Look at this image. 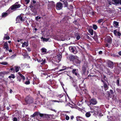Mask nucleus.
Returning a JSON list of instances; mask_svg holds the SVG:
<instances>
[{
	"label": "nucleus",
	"mask_w": 121,
	"mask_h": 121,
	"mask_svg": "<svg viewBox=\"0 0 121 121\" xmlns=\"http://www.w3.org/2000/svg\"><path fill=\"white\" fill-rule=\"evenodd\" d=\"M39 115L41 117L45 118H47V117L48 116V115L42 114L39 112H35L33 115L31 116V117H35L36 116L38 117Z\"/></svg>",
	"instance_id": "nucleus-1"
},
{
	"label": "nucleus",
	"mask_w": 121,
	"mask_h": 121,
	"mask_svg": "<svg viewBox=\"0 0 121 121\" xmlns=\"http://www.w3.org/2000/svg\"><path fill=\"white\" fill-rule=\"evenodd\" d=\"M30 7L31 8V12H30V14H31L33 15H35L37 13L36 11V9L34 7L33 4H32V5L30 6Z\"/></svg>",
	"instance_id": "nucleus-2"
},
{
	"label": "nucleus",
	"mask_w": 121,
	"mask_h": 121,
	"mask_svg": "<svg viewBox=\"0 0 121 121\" xmlns=\"http://www.w3.org/2000/svg\"><path fill=\"white\" fill-rule=\"evenodd\" d=\"M25 102L27 104H30L33 103V99L32 97L30 96H28L26 98Z\"/></svg>",
	"instance_id": "nucleus-3"
},
{
	"label": "nucleus",
	"mask_w": 121,
	"mask_h": 121,
	"mask_svg": "<svg viewBox=\"0 0 121 121\" xmlns=\"http://www.w3.org/2000/svg\"><path fill=\"white\" fill-rule=\"evenodd\" d=\"M21 5L18 4V2H17L15 4L12 6L10 8L12 10H16L17 8H20Z\"/></svg>",
	"instance_id": "nucleus-4"
},
{
	"label": "nucleus",
	"mask_w": 121,
	"mask_h": 121,
	"mask_svg": "<svg viewBox=\"0 0 121 121\" xmlns=\"http://www.w3.org/2000/svg\"><path fill=\"white\" fill-rule=\"evenodd\" d=\"M89 103L90 105H95L97 103V101L96 99L94 98H91L89 100Z\"/></svg>",
	"instance_id": "nucleus-5"
},
{
	"label": "nucleus",
	"mask_w": 121,
	"mask_h": 121,
	"mask_svg": "<svg viewBox=\"0 0 121 121\" xmlns=\"http://www.w3.org/2000/svg\"><path fill=\"white\" fill-rule=\"evenodd\" d=\"M108 67L111 69H112L114 67V64L112 61L108 60L107 62Z\"/></svg>",
	"instance_id": "nucleus-6"
},
{
	"label": "nucleus",
	"mask_w": 121,
	"mask_h": 121,
	"mask_svg": "<svg viewBox=\"0 0 121 121\" xmlns=\"http://www.w3.org/2000/svg\"><path fill=\"white\" fill-rule=\"evenodd\" d=\"M56 9L58 10L61 9L63 7L62 3L60 2L57 3L56 4Z\"/></svg>",
	"instance_id": "nucleus-7"
},
{
	"label": "nucleus",
	"mask_w": 121,
	"mask_h": 121,
	"mask_svg": "<svg viewBox=\"0 0 121 121\" xmlns=\"http://www.w3.org/2000/svg\"><path fill=\"white\" fill-rule=\"evenodd\" d=\"M69 49L70 51L74 53L75 54L76 53V52L75 51V47H73L72 46H70L69 47Z\"/></svg>",
	"instance_id": "nucleus-8"
},
{
	"label": "nucleus",
	"mask_w": 121,
	"mask_h": 121,
	"mask_svg": "<svg viewBox=\"0 0 121 121\" xmlns=\"http://www.w3.org/2000/svg\"><path fill=\"white\" fill-rule=\"evenodd\" d=\"M112 1H113L114 2V4H115L116 5H117V4H121V0H112Z\"/></svg>",
	"instance_id": "nucleus-9"
},
{
	"label": "nucleus",
	"mask_w": 121,
	"mask_h": 121,
	"mask_svg": "<svg viewBox=\"0 0 121 121\" xmlns=\"http://www.w3.org/2000/svg\"><path fill=\"white\" fill-rule=\"evenodd\" d=\"M37 60L39 62H42L41 63V64L42 65L44 64L46 61V60L45 59H44V60H43V59H42L41 58L38 59H37Z\"/></svg>",
	"instance_id": "nucleus-10"
},
{
	"label": "nucleus",
	"mask_w": 121,
	"mask_h": 121,
	"mask_svg": "<svg viewBox=\"0 0 121 121\" xmlns=\"http://www.w3.org/2000/svg\"><path fill=\"white\" fill-rule=\"evenodd\" d=\"M16 20L17 22H20V20L21 21H22L23 20L22 17L20 16H19L17 17L16 18Z\"/></svg>",
	"instance_id": "nucleus-11"
},
{
	"label": "nucleus",
	"mask_w": 121,
	"mask_h": 121,
	"mask_svg": "<svg viewBox=\"0 0 121 121\" xmlns=\"http://www.w3.org/2000/svg\"><path fill=\"white\" fill-rule=\"evenodd\" d=\"M114 34L117 36H120L121 35V33L118 31H117L116 30H114Z\"/></svg>",
	"instance_id": "nucleus-12"
},
{
	"label": "nucleus",
	"mask_w": 121,
	"mask_h": 121,
	"mask_svg": "<svg viewBox=\"0 0 121 121\" xmlns=\"http://www.w3.org/2000/svg\"><path fill=\"white\" fill-rule=\"evenodd\" d=\"M4 48L6 49V50H8L9 49V46L7 42L4 43Z\"/></svg>",
	"instance_id": "nucleus-13"
},
{
	"label": "nucleus",
	"mask_w": 121,
	"mask_h": 121,
	"mask_svg": "<svg viewBox=\"0 0 121 121\" xmlns=\"http://www.w3.org/2000/svg\"><path fill=\"white\" fill-rule=\"evenodd\" d=\"M77 56H72L69 57V59L71 60L74 61V60L77 58Z\"/></svg>",
	"instance_id": "nucleus-14"
},
{
	"label": "nucleus",
	"mask_w": 121,
	"mask_h": 121,
	"mask_svg": "<svg viewBox=\"0 0 121 121\" xmlns=\"http://www.w3.org/2000/svg\"><path fill=\"white\" fill-rule=\"evenodd\" d=\"M60 1L64 3L65 7L67 6L68 4V3L67 2V0H61Z\"/></svg>",
	"instance_id": "nucleus-15"
},
{
	"label": "nucleus",
	"mask_w": 121,
	"mask_h": 121,
	"mask_svg": "<svg viewBox=\"0 0 121 121\" xmlns=\"http://www.w3.org/2000/svg\"><path fill=\"white\" fill-rule=\"evenodd\" d=\"M112 39L110 37H108L107 39V41L109 43H111L112 42Z\"/></svg>",
	"instance_id": "nucleus-16"
},
{
	"label": "nucleus",
	"mask_w": 121,
	"mask_h": 121,
	"mask_svg": "<svg viewBox=\"0 0 121 121\" xmlns=\"http://www.w3.org/2000/svg\"><path fill=\"white\" fill-rule=\"evenodd\" d=\"M56 57L59 61H60L61 60V56L60 54L58 55Z\"/></svg>",
	"instance_id": "nucleus-17"
},
{
	"label": "nucleus",
	"mask_w": 121,
	"mask_h": 121,
	"mask_svg": "<svg viewBox=\"0 0 121 121\" xmlns=\"http://www.w3.org/2000/svg\"><path fill=\"white\" fill-rule=\"evenodd\" d=\"M8 73L5 72H2L0 73V76L3 77L5 74H7Z\"/></svg>",
	"instance_id": "nucleus-18"
},
{
	"label": "nucleus",
	"mask_w": 121,
	"mask_h": 121,
	"mask_svg": "<svg viewBox=\"0 0 121 121\" xmlns=\"http://www.w3.org/2000/svg\"><path fill=\"white\" fill-rule=\"evenodd\" d=\"M74 63H75L77 64H79L80 63V61L77 59H75L73 61Z\"/></svg>",
	"instance_id": "nucleus-19"
},
{
	"label": "nucleus",
	"mask_w": 121,
	"mask_h": 121,
	"mask_svg": "<svg viewBox=\"0 0 121 121\" xmlns=\"http://www.w3.org/2000/svg\"><path fill=\"white\" fill-rule=\"evenodd\" d=\"M104 87L105 90L107 89L108 88V86L105 83H104Z\"/></svg>",
	"instance_id": "nucleus-20"
},
{
	"label": "nucleus",
	"mask_w": 121,
	"mask_h": 121,
	"mask_svg": "<svg viewBox=\"0 0 121 121\" xmlns=\"http://www.w3.org/2000/svg\"><path fill=\"white\" fill-rule=\"evenodd\" d=\"M90 34L91 35H92L93 34V30L92 29H89L88 30Z\"/></svg>",
	"instance_id": "nucleus-21"
},
{
	"label": "nucleus",
	"mask_w": 121,
	"mask_h": 121,
	"mask_svg": "<svg viewBox=\"0 0 121 121\" xmlns=\"http://www.w3.org/2000/svg\"><path fill=\"white\" fill-rule=\"evenodd\" d=\"M91 115L90 112H87L86 113V116L87 117H90Z\"/></svg>",
	"instance_id": "nucleus-22"
},
{
	"label": "nucleus",
	"mask_w": 121,
	"mask_h": 121,
	"mask_svg": "<svg viewBox=\"0 0 121 121\" xmlns=\"http://www.w3.org/2000/svg\"><path fill=\"white\" fill-rule=\"evenodd\" d=\"M8 15L7 13H4L2 14V17H5L7 16Z\"/></svg>",
	"instance_id": "nucleus-23"
},
{
	"label": "nucleus",
	"mask_w": 121,
	"mask_h": 121,
	"mask_svg": "<svg viewBox=\"0 0 121 121\" xmlns=\"http://www.w3.org/2000/svg\"><path fill=\"white\" fill-rule=\"evenodd\" d=\"M18 74L23 79V80H25V77L22 75L21 74L20 72H18Z\"/></svg>",
	"instance_id": "nucleus-24"
},
{
	"label": "nucleus",
	"mask_w": 121,
	"mask_h": 121,
	"mask_svg": "<svg viewBox=\"0 0 121 121\" xmlns=\"http://www.w3.org/2000/svg\"><path fill=\"white\" fill-rule=\"evenodd\" d=\"M113 23L114 24V26H117L118 25V22H116V21H114L113 22Z\"/></svg>",
	"instance_id": "nucleus-25"
},
{
	"label": "nucleus",
	"mask_w": 121,
	"mask_h": 121,
	"mask_svg": "<svg viewBox=\"0 0 121 121\" xmlns=\"http://www.w3.org/2000/svg\"><path fill=\"white\" fill-rule=\"evenodd\" d=\"M46 49L44 48H42L41 49L42 52H46Z\"/></svg>",
	"instance_id": "nucleus-26"
},
{
	"label": "nucleus",
	"mask_w": 121,
	"mask_h": 121,
	"mask_svg": "<svg viewBox=\"0 0 121 121\" xmlns=\"http://www.w3.org/2000/svg\"><path fill=\"white\" fill-rule=\"evenodd\" d=\"M0 64L4 65H7L8 63L6 62H2L0 63Z\"/></svg>",
	"instance_id": "nucleus-27"
},
{
	"label": "nucleus",
	"mask_w": 121,
	"mask_h": 121,
	"mask_svg": "<svg viewBox=\"0 0 121 121\" xmlns=\"http://www.w3.org/2000/svg\"><path fill=\"white\" fill-rule=\"evenodd\" d=\"M107 74L109 75H110L112 74V73L108 69L107 70Z\"/></svg>",
	"instance_id": "nucleus-28"
},
{
	"label": "nucleus",
	"mask_w": 121,
	"mask_h": 121,
	"mask_svg": "<svg viewBox=\"0 0 121 121\" xmlns=\"http://www.w3.org/2000/svg\"><path fill=\"white\" fill-rule=\"evenodd\" d=\"M93 28L95 30H96L97 28V26L95 25H93Z\"/></svg>",
	"instance_id": "nucleus-29"
},
{
	"label": "nucleus",
	"mask_w": 121,
	"mask_h": 121,
	"mask_svg": "<svg viewBox=\"0 0 121 121\" xmlns=\"http://www.w3.org/2000/svg\"><path fill=\"white\" fill-rule=\"evenodd\" d=\"M41 39H43V40L44 41H48V40L49 39H46L45 38H43V37H42L41 38Z\"/></svg>",
	"instance_id": "nucleus-30"
},
{
	"label": "nucleus",
	"mask_w": 121,
	"mask_h": 121,
	"mask_svg": "<svg viewBox=\"0 0 121 121\" xmlns=\"http://www.w3.org/2000/svg\"><path fill=\"white\" fill-rule=\"evenodd\" d=\"M119 82H120L119 80L118 79L117 80V81L116 82V83H117V85L118 86H119L120 85Z\"/></svg>",
	"instance_id": "nucleus-31"
},
{
	"label": "nucleus",
	"mask_w": 121,
	"mask_h": 121,
	"mask_svg": "<svg viewBox=\"0 0 121 121\" xmlns=\"http://www.w3.org/2000/svg\"><path fill=\"white\" fill-rule=\"evenodd\" d=\"M118 69L117 67H115L114 68L113 71L115 72V71H118Z\"/></svg>",
	"instance_id": "nucleus-32"
},
{
	"label": "nucleus",
	"mask_w": 121,
	"mask_h": 121,
	"mask_svg": "<svg viewBox=\"0 0 121 121\" xmlns=\"http://www.w3.org/2000/svg\"><path fill=\"white\" fill-rule=\"evenodd\" d=\"M15 71L16 72H17L19 71V68L15 66Z\"/></svg>",
	"instance_id": "nucleus-33"
},
{
	"label": "nucleus",
	"mask_w": 121,
	"mask_h": 121,
	"mask_svg": "<svg viewBox=\"0 0 121 121\" xmlns=\"http://www.w3.org/2000/svg\"><path fill=\"white\" fill-rule=\"evenodd\" d=\"M82 70L84 72L86 71V68L85 67H83L82 68Z\"/></svg>",
	"instance_id": "nucleus-34"
},
{
	"label": "nucleus",
	"mask_w": 121,
	"mask_h": 121,
	"mask_svg": "<svg viewBox=\"0 0 121 121\" xmlns=\"http://www.w3.org/2000/svg\"><path fill=\"white\" fill-rule=\"evenodd\" d=\"M41 17H39L38 16H37L35 17V19L36 21H38V19H40Z\"/></svg>",
	"instance_id": "nucleus-35"
},
{
	"label": "nucleus",
	"mask_w": 121,
	"mask_h": 121,
	"mask_svg": "<svg viewBox=\"0 0 121 121\" xmlns=\"http://www.w3.org/2000/svg\"><path fill=\"white\" fill-rule=\"evenodd\" d=\"M4 38L5 39H6L8 40L9 39V36H5L4 37Z\"/></svg>",
	"instance_id": "nucleus-36"
},
{
	"label": "nucleus",
	"mask_w": 121,
	"mask_h": 121,
	"mask_svg": "<svg viewBox=\"0 0 121 121\" xmlns=\"http://www.w3.org/2000/svg\"><path fill=\"white\" fill-rule=\"evenodd\" d=\"M30 82L28 80L27 81H26L25 82V84H30Z\"/></svg>",
	"instance_id": "nucleus-37"
},
{
	"label": "nucleus",
	"mask_w": 121,
	"mask_h": 121,
	"mask_svg": "<svg viewBox=\"0 0 121 121\" xmlns=\"http://www.w3.org/2000/svg\"><path fill=\"white\" fill-rule=\"evenodd\" d=\"M66 69V67H65V68H64V69H60V70H59V71H58V72H60V71H63L65 70Z\"/></svg>",
	"instance_id": "nucleus-38"
},
{
	"label": "nucleus",
	"mask_w": 121,
	"mask_h": 121,
	"mask_svg": "<svg viewBox=\"0 0 121 121\" xmlns=\"http://www.w3.org/2000/svg\"><path fill=\"white\" fill-rule=\"evenodd\" d=\"M103 22V20L102 19H101L99 20L98 21V22L99 23H100L101 22Z\"/></svg>",
	"instance_id": "nucleus-39"
},
{
	"label": "nucleus",
	"mask_w": 121,
	"mask_h": 121,
	"mask_svg": "<svg viewBox=\"0 0 121 121\" xmlns=\"http://www.w3.org/2000/svg\"><path fill=\"white\" fill-rule=\"evenodd\" d=\"M76 69H74L72 70V73L73 74H74L75 72L76 71Z\"/></svg>",
	"instance_id": "nucleus-40"
},
{
	"label": "nucleus",
	"mask_w": 121,
	"mask_h": 121,
	"mask_svg": "<svg viewBox=\"0 0 121 121\" xmlns=\"http://www.w3.org/2000/svg\"><path fill=\"white\" fill-rule=\"evenodd\" d=\"M69 117L67 115L66 116V119L67 120H68L69 119Z\"/></svg>",
	"instance_id": "nucleus-41"
},
{
	"label": "nucleus",
	"mask_w": 121,
	"mask_h": 121,
	"mask_svg": "<svg viewBox=\"0 0 121 121\" xmlns=\"http://www.w3.org/2000/svg\"><path fill=\"white\" fill-rule=\"evenodd\" d=\"M17 121V119L16 118L14 117L13 118V121Z\"/></svg>",
	"instance_id": "nucleus-42"
},
{
	"label": "nucleus",
	"mask_w": 121,
	"mask_h": 121,
	"mask_svg": "<svg viewBox=\"0 0 121 121\" xmlns=\"http://www.w3.org/2000/svg\"><path fill=\"white\" fill-rule=\"evenodd\" d=\"M25 2H26V4L30 2V0H25Z\"/></svg>",
	"instance_id": "nucleus-43"
},
{
	"label": "nucleus",
	"mask_w": 121,
	"mask_h": 121,
	"mask_svg": "<svg viewBox=\"0 0 121 121\" xmlns=\"http://www.w3.org/2000/svg\"><path fill=\"white\" fill-rule=\"evenodd\" d=\"M80 38V37L79 35H78L76 37V39L77 40H79Z\"/></svg>",
	"instance_id": "nucleus-44"
},
{
	"label": "nucleus",
	"mask_w": 121,
	"mask_h": 121,
	"mask_svg": "<svg viewBox=\"0 0 121 121\" xmlns=\"http://www.w3.org/2000/svg\"><path fill=\"white\" fill-rule=\"evenodd\" d=\"M69 7L70 8H69V9H71L73 8V6L72 5H70L69 6Z\"/></svg>",
	"instance_id": "nucleus-45"
},
{
	"label": "nucleus",
	"mask_w": 121,
	"mask_h": 121,
	"mask_svg": "<svg viewBox=\"0 0 121 121\" xmlns=\"http://www.w3.org/2000/svg\"><path fill=\"white\" fill-rule=\"evenodd\" d=\"M113 91L112 90H110V93L111 94H112L113 93Z\"/></svg>",
	"instance_id": "nucleus-46"
},
{
	"label": "nucleus",
	"mask_w": 121,
	"mask_h": 121,
	"mask_svg": "<svg viewBox=\"0 0 121 121\" xmlns=\"http://www.w3.org/2000/svg\"><path fill=\"white\" fill-rule=\"evenodd\" d=\"M16 56V54H14L13 55H12V56H11V57L12 58H13L14 57H15Z\"/></svg>",
	"instance_id": "nucleus-47"
},
{
	"label": "nucleus",
	"mask_w": 121,
	"mask_h": 121,
	"mask_svg": "<svg viewBox=\"0 0 121 121\" xmlns=\"http://www.w3.org/2000/svg\"><path fill=\"white\" fill-rule=\"evenodd\" d=\"M12 78H15V76H14V75L12 74L11 75Z\"/></svg>",
	"instance_id": "nucleus-48"
},
{
	"label": "nucleus",
	"mask_w": 121,
	"mask_h": 121,
	"mask_svg": "<svg viewBox=\"0 0 121 121\" xmlns=\"http://www.w3.org/2000/svg\"><path fill=\"white\" fill-rule=\"evenodd\" d=\"M26 43V42H25L24 43H22V47H25V43Z\"/></svg>",
	"instance_id": "nucleus-49"
},
{
	"label": "nucleus",
	"mask_w": 121,
	"mask_h": 121,
	"mask_svg": "<svg viewBox=\"0 0 121 121\" xmlns=\"http://www.w3.org/2000/svg\"><path fill=\"white\" fill-rule=\"evenodd\" d=\"M27 49L28 51L30 52L31 51V49L30 48H27Z\"/></svg>",
	"instance_id": "nucleus-50"
},
{
	"label": "nucleus",
	"mask_w": 121,
	"mask_h": 121,
	"mask_svg": "<svg viewBox=\"0 0 121 121\" xmlns=\"http://www.w3.org/2000/svg\"><path fill=\"white\" fill-rule=\"evenodd\" d=\"M102 51H100L99 52V54H102Z\"/></svg>",
	"instance_id": "nucleus-51"
},
{
	"label": "nucleus",
	"mask_w": 121,
	"mask_h": 121,
	"mask_svg": "<svg viewBox=\"0 0 121 121\" xmlns=\"http://www.w3.org/2000/svg\"><path fill=\"white\" fill-rule=\"evenodd\" d=\"M74 118L73 116H72L70 117V118L72 120Z\"/></svg>",
	"instance_id": "nucleus-52"
},
{
	"label": "nucleus",
	"mask_w": 121,
	"mask_h": 121,
	"mask_svg": "<svg viewBox=\"0 0 121 121\" xmlns=\"http://www.w3.org/2000/svg\"><path fill=\"white\" fill-rule=\"evenodd\" d=\"M93 38L94 39H95L96 41H97V38H95V37H93Z\"/></svg>",
	"instance_id": "nucleus-53"
},
{
	"label": "nucleus",
	"mask_w": 121,
	"mask_h": 121,
	"mask_svg": "<svg viewBox=\"0 0 121 121\" xmlns=\"http://www.w3.org/2000/svg\"><path fill=\"white\" fill-rule=\"evenodd\" d=\"M118 54L120 56H121V51L119 52H118Z\"/></svg>",
	"instance_id": "nucleus-54"
},
{
	"label": "nucleus",
	"mask_w": 121,
	"mask_h": 121,
	"mask_svg": "<svg viewBox=\"0 0 121 121\" xmlns=\"http://www.w3.org/2000/svg\"><path fill=\"white\" fill-rule=\"evenodd\" d=\"M75 75L76 76H77L78 75V73L77 72H75L74 73Z\"/></svg>",
	"instance_id": "nucleus-55"
},
{
	"label": "nucleus",
	"mask_w": 121,
	"mask_h": 121,
	"mask_svg": "<svg viewBox=\"0 0 121 121\" xmlns=\"http://www.w3.org/2000/svg\"><path fill=\"white\" fill-rule=\"evenodd\" d=\"M67 0L69 2H72L73 0Z\"/></svg>",
	"instance_id": "nucleus-56"
},
{
	"label": "nucleus",
	"mask_w": 121,
	"mask_h": 121,
	"mask_svg": "<svg viewBox=\"0 0 121 121\" xmlns=\"http://www.w3.org/2000/svg\"><path fill=\"white\" fill-rule=\"evenodd\" d=\"M10 70H13V71H14V69H13V68H11L10 69Z\"/></svg>",
	"instance_id": "nucleus-57"
},
{
	"label": "nucleus",
	"mask_w": 121,
	"mask_h": 121,
	"mask_svg": "<svg viewBox=\"0 0 121 121\" xmlns=\"http://www.w3.org/2000/svg\"><path fill=\"white\" fill-rule=\"evenodd\" d=\"M9 52H12V50L10 49V50H9Z\"/></svg>",
	"instance_id": "nucleus-58"
},
{
	"label": "nucleus",
	"mask_w": 121,
	"mask_h": 121,
	"mask_svg": "<svg viewBox=\"0 0 121 121\" xmlns=\"http://www.w3.org/2000/svg\"><path fill=\"white\" fill-rule=\"evenodd\" d=\"M12 91V90L11 89H10V93H11Z\"/></svg>",
	"instance_id": "nucleus-59"
},
{
	"label": "nucleus",
	"mask_w": 121,
	"mask_h": 121,
	"mask_svg": "<svg viewBox=\"0 0 121 121\" xmlns=\"http://www.w3.org/2000/svg\"><path fill=\"white\" fill-rule=\"evenodd\" d=\"M33 2L34 4H35L36 3L35 1V0H33Z\"/></svg>",
	"instance_id": "nucleus-60"
},
{
	"label": "nucleus",
	"mask_w": 121,
	"mask_h": 121,
	"mask_svg": "<svg viewBox=\"0 0 121 121\" xmlns=\"http://www.w3.org/2000/svg\"><path fill=\"white\" fill-rule=\"evenodd\" d=\"M52 102H57V101L56 100H52Z\"/></svg>",
	"instance_id": "nucleus-61"
},
{
	"label": "nucleus",
	"mask_w": 121,
	"mask_h": 121,
	"mask_svg": "<svg viewBox=\"0 0 121 121\" xmlns=\"http://www.w3.org/2000/svg\"><path fill=\"white\" fill-rule=\"evenodd\" d=\"M9 78H12V76H10L9 77Z\"/></svg>",
	"instance_id": "nucleus-62"
},
{
	"label": "nucleus",
	"mask_w": 121,
	"mask_h": 121,
	"mask_svg": "<svg viewBox=\"0 0 121 121\" xmlns=\"http://www.w3.org/2000/svg\"><path fill=\"white\" fill-rule=\"evenodd\" d=\"M108 44H106V47H108Z\"/></svg>",
	"instance_id": "nucleus-63"
},
{
	"label": "nucleus",
	"mask_w": 121,
	"mask_h": 121,
	"mask_svg": "<svg viewBox=\"0 0 121 121\" xmlns=\"http://www.w3.org/2000/svg\"><path fill=\"white\" fill-rule=\"evenodd\" d=\"M35 30H36V31L37 30V29L36 28H35Z\"/></svg>",
	"instance_id": "nucleus-64"
}]
</instances>
